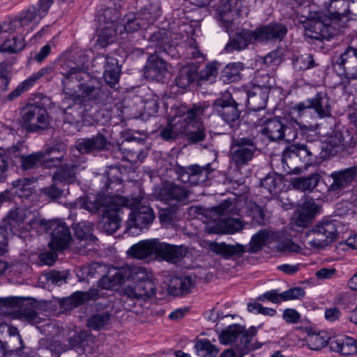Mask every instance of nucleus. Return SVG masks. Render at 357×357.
<instances>
[{"mask_svg":"<svg viewBox=\"0 0 357 357\" xmlns=\"http://www.w3.org/2000/svg\"><path fill=\"white\" fill-rule=\"evenodd\" d=\"M241 0H225L220 8L218 20L227 32L232 30L233 21L240 15Z\"/></svg>","mask_w":357,"mask_h":357,"instance_id":"obj_26","label":"nucleus"},{"mask_svg":"<svg viewBox=\"0 0 357 357\" xmlns=\"http://www.w3.org/2000/svg\"><path fill=\"white\" fill-rule=\"evenodd\" d=\"M205 109L206 107L200 104H195L186 112L180 114L182 135L189 144L203 142L206 137V129L201 120Z\"/></svg>","mask_w":357,"mask_h":357,"instance_id":"obj_4","label":"nucleus"},{"mask_svg":"<svg viewBox=\"0 0 357 357\" xmlns=\"http://www.w3.org/2000/svg\"><path fill=\"white\" fill-rule=\"evenodd\" d=\"M128 267L129 275H130V280H133L136 284L153 278L152 273L144 267L138 266H128Z\"/></svg>","mask_w":357,"mask_h":357,"instance_id":"obj_63","label":"nucleus"},{"mask_svg":"<svg viewBox=\"0 0 357 357\" xmlns=\"http://www.w3.org/2000/svg\"><path fill=\"white\" fill-rule=\"evenodd\" d=\"M36 181L35 178L31 177L20 178L13 181V185L16 188L15 193L20 198L28 199L33 192L31 185Z\"/></svg>","mask_w":357,"mask_h":357,"instance_id":"obj_56","label":"nucleus"},{"mask_svg":"<svg viewBox=\"0 0 357 357\" xmlns=\"http://www.w3.org/2000/svg\"><path fill=\"white\" fill-rule=\"evenodd\" d=\"M319 148L316 147L311 142L307 144H298L295 146L291 151L284 153L282 158V163L287 164V157L298 158L305 165L310 164L319 153Z\"/></svg>","mask_w":357,"mask_h":357,"instance_id":"obj_27","label":"nucleus"},{"mask_svg":"<svg viewBox=\"0 0 357 357\" xmlns=\"http://www.w3.org/2000/svg\"><path fill=\"white\" fill-rule=\"evenodd\" d=\"M45 230L51 236L49 243L51 250H62L68 248L71 234L65 222L61 220H48Z\"/></svg>","mask_w":357,"mask_h":357,"instance_id":"obj_15","label":"nucleus"},{"mask_svg":"<svg viewBox=\"0 0 357 357\" xmlns=\"http://www.w3.org/2000/svg\"><path fill=\"white\" fill-rule=\"evenodd\" d=\"M292 64L294 70L304 71L317 66L313 56L310 54H305L293 59Z\"/></svg>","mask_w":357,"mask_h":357,"instance_id":"obj_62","label":"nucleus"},{"mask_svg":"<svg viewBox=\"0 0 357 357\" xmlns=\"http://www.w3.org/2000/svg\"><path fill=\"white\" fill-rule=\"evenodd\" d=\"M282 183V178L281 175L276 173L268 174L261 181V192L264 193V190H266L270 194L277 193L281 187Z\"/></svg>","mask_w":357,"mask_h":357,"instance_id":"obj_57","label":"nucleus"},{"mask_svg":"<svg viewBox=\"0 0 357 357\" xmlns=\"http://www.w3.org/2000/svg\"><path fill=\"white\" fill-rule=\"evenodd\" d=\"M52 71L53 67L52 66H46L39 69L37 72H34L10 92L8 95L7 99L13 100L17 98L23 93L30 90L43 77L52 73Z\"/></svg>","mask_w":357,"mask_h":357,"instance_id":"obj_30","label":"nucleus"},{"mask_svg":"<svg viewBox=\"0 0 357 357\" xmlns=\"http://www.w3.org/2000/svg\"><path fill=\"white\" fill-rule=\"evenodd\" d=\"M357 176V167H351L335 171L330 174L333 182L328 187V191L339 192L349 186Z\"/></svg>","mask_w":357,"mask_h":357,"instance_id":"obj_28","label":"nucleus"},{"mask_svg":"<svg viewBox=\"0 0 357 357\" xmlns=\"http://www.w3.org/2000/svg\"><path fill=\"white\" fill-rule=\"evenodd\" d=\"M257 333L256 327L252 326L248 330H245L239 324H233L221 332L219 335V340L223 344H229L236 342L239 338V342L236 344V346L241 350V354L243 355L261 347V344L254 340Z\"/></svg>","mask_w":357,"mask_h":357,"instance_id":"obj_6","label":"nucleus"},{"mask_svg":"<svg viewBox=\"0 0 357 357\" xmlns=\"http://www.w3.org/2000/svg\"><path fill=\"white\" fill-rule=\"evenodd\" d=\"M245 92L247 102L251 109L258 111L265 108L270 92L251 86L246 87Z\"/></svg>","mask_w":357,"mask_h":357,"instance_id":"obj_37","label":"nucleus"},{"mask_svg":"<svg viewBox=\"0 0 357 357\" xmlns=\"http://www.w3.org/2000/svg\"><path fill=\"white\" fill-rule=\"evenodd\" d=\"M88 61L86 56L82 52H76L70 57L63 58L59 61V70L63 75L61 84L66 95H75L73 84L86 73L84 70Z\"/></svg>","mask_w":357,"mask_h":357,"instance_id":"obj_5","label":"nucleus"},{"mask_svg":"<svg viewBox=\"0 0 357 357\" xmlns=\"http://www.w3.org/2000/svg\"><path fill=\"white\" fill-rule=\"evenodd\" d=\"M128 296L132 298L146 300L155 295L156 285L154 278L135 284L132 288L126 289Z\"/></svg>","mask_w":357,"mask_h":357,"instance_id":"obj_36","label":"nucleus"},{"mask_svg":"<svg viewBox=\"0 0 357 357\" xmlns=\"http://www.w3.org/2000/svg\"><path fill=\"white\" fill-rule=\"evenodd\" d=\"M270 234V231L266 229L259 231L252 236L247 251L250 253L259 251L269 238Z\"/></svg>","mask_w":357,"mask_h":357,"instance_id":"obj_59","label":"nucleus"},{"mask_svg":"<svg viewBox=\"0 0 357 357\" xmlns=\"http://www.w3.org/2000/svg\"><path fill=\"white\" fill-rule=\"evenodd\" d=\"M243 228V225L239 219L234 218H222L217 223L215 227L211 228L213 233L217 234H234Z\"/></svg>","mask_w":357,"mask_h":357,"instance_id":"obj_46","label":"nucleus"},{"mask_svg":"<svg viewBox=\"0 0 357 357\" xmlns=\"http://www.w3.org/2000/svg\"><path fill=\"white\" fill-rule=\"evenodd\" d=\"M70 100L71 98L64 99L59 109L66 123L78 126L84 120L88 111L87 105L74 98H72V103L70 102Z\"/></svg>","mask_w":357,"mask_h":357,"instance_id":"obj_20","label":"nucleus"},{"mask_svg":"<svg viewBox=\"0 0 357 357\" xmlns=\"http://www.w3.org/2000/svg\"><path fill=\"white\" fill-rule=\"evenodd\" d=\"M197 27V26H195V24H187V22L184 21H182L181 24H180V31L183 33L182 38L186 37L185 49L183 53L185 59H195L202 55L193 38Z\"/></svg>","mask_w":357,"mask_h":357,"instance_id":"obj_29","label":"nucleus"},{"mask_svg":"<svg viewBox=\"0 0 357 357\" xmlns=\"http://www.w3.org/2000/svg\"><path fill=\"white\" fill-rule=\"evenodd\" d=\"M332 100L324 91H319L316 95L301 102L291 108V114H296V117L301 118L307 109H313L319 119L331 116Z\"/></svg>","mask_w":357,"mask_h":357,"instance_id":"obj_10","label":"nucleus"},{"mask_svg":"<svg viewBox=\"0 0 357 357\" xmlns=\"http://www.w3.org/2000/svg\"><path fill=\"white\" fill-rule=\"evenodd\" d=\"M52 119L42 102H28L21 110L22 127L29 132H40L48 129Z\"/></svg>","mask_w":357,"mask_h":357,"instance_id":"obj_7","label":"nucleus"},{"mask_svg":"<svg viewBox=\"0 0 357 357\" xmlns=\"http://www.w3.org/2000/svg\"><path fill=\"white\" fill-rule=\"evenodd\" d=\"M198 62L186 61L180 67V93L188 91V88L192 84L198 77Z\"/></svg>","mask_w":357,"mask_h":357,"instance_id":"obj_34","label":"nucleus"},{"mask_svg":"<svg viewBox=\"0 0 357 357\" xmlns=\"http://www.w3.org/2000/svg\"><path fill=\"white\" fill-rule=\"evenodd\" d=\"M244 70V66L241 62H234L227 64L222 71L221 77L224 82L231 83L241 80Z\"/></svg>","mask_w":357,"mask_h":357,"instance_id":"obj_49","label":"nucleus"},{"mask_svg":"<svg viewBox=\"0 0 357 357\" xmlns=\"http://www.w3.org/2000/svg\"><path fill=\"white\" fill-rule=\"evenodd\" d=\"M199 356L202 357H215L219 350L207 339L199 340L195 345Z\"/></svg>","mask_w":357,"mask_h":357,"instance_id":"obj_60","label":"nucleus"},{"mask_svg":"<svg viewBox=\"0 0 357 357\" xmlns=\"http://www.w3.org/2000/svg\"><path fill=\"white\" fill-rule=\"evenodd\" d=\"M21 168L24 170H31L39 167H44L43 155L40 151L32 153L27 155H20Z\"/></svg>","mask_w":357,"mask_h":357,"instance_id":"obj_54","label":"nucleus"},{"mask_svg":"<svg viewBox=\"0 0 357 357\" xmlns=\"http://www.w3.org/2000/svg\"><path fill=\"white\" fill-rule=\"evenodd\" d=\"M283 118H273L266 120L261 130V133L266 135L271 141L283 139L284 129Z\"/></svg>","mask_w":357,"mask_h":357,"instance_id":"obj_40","label":"nucleus"},{"mask_svg":"<svg viewBox=\"0 0 357 357\" xmlns=\"http://www.w3.org/2000/svg\"><path fill=\"white\" fill-rule=\"evenodd\" d=\"M160 8L157 4L150 3L137 13H129L116 25L121 38L124 33H131L142 29H146L153 24L160 15Z\"/></svg>","mask_w":357,"mask_h":357,"instance_id":"obj_3","label":"nucleus"},{"mask_svg":"<svg viewBox=\"0 0 357 357\" xmlns=\"http://www.w3.org/2000/svg\"><path fill=\"white\" fill-rule=\"evenodd\" d=\"M118 36H119V31L116 26H100L99 24L98 39L96 45L104 48L110 43H114Z\"/></svg>","mask_w":357,"mask_h":357,"instance_id":"obj_48","label":"nucleus"},{"mask_svg":"<svg viewBox=\"0 0 357 357\" xmlns=\"http://www.w3.org/2000/svg\"><path fill=\"white\" fill-rule=\"evenodd\" d=\"M119 10L116 7H107L98 13V22L100 26H116L119 25Z\"/></svg>","mask_w":357,"mask_h":357,"instance_id":"obj_51","label":"nucleus"},{"mask_svg":"<svg viewBox=\"0 0 357 357\" xmlns=\"http://www.w3.org/2000/svg\"><path fill=\"white\" fill-rule=\"evenodd\" d=\"M218 74V70L216 63H212L206 65L199 74L198 80L201 82H209L213 83Z\"/></svg>","mask_w":357,"mask_h":357,"instance_id":"obj_64","label":"nucleus"},{"mask_svg":"<svg viewBox=\"0 0 357 357\" xmlns=\"http://www.w3.org/2000/svg\"><path fill=\"white\" fill-rule=\"evenodd\" d=\"M326 8L328 15H319L305 29L307 37L318 40H329L338 34L352 18L351 15L347 14L349 8V0H331Z\"/></svg>","mask_w":357,"mask_h":357,"instance_id":"obj_1","label":"nucleus"},{"mask_svg":"<svg viewBox=\"0 0 357 357\" xmlns=\"http://www.w3.org/2000/svg\"><path fill=\"white\" fill-rule=\"evenodd\" d=\"M121 201V204L112 200L109 205H107L102 210L101 221L102 229L107 234L114 233L120 227L122 209L126 206V200L123 197L116 199Z\"/></svg>","mask_w":357,"mask_h":357,"instance_id":"obj_18","label":"nucleus"},{"mask_svg":"<svg viewBox=\"0 0 357 357\" xmlns=\"http://www.w3.org/2000/svg\"><path fill=\"white\" fill-rule=\"evenodd\" d=\"M82 77H78L79 80L75 82L78 91L73 90L75 95H68L71 98L78 100L86 105H104L109 102L110 91L102 85L100 79L91 76L85 73Z\"/></svg>","mask_w":357,"mask_h":357,"instance_id":"obj_2","label":"nucleus"},{"mask_svg":"<svg viewBox=\"0 0 357 357\" xmlns=\"http://www.w3.org/2000/svg\"><path fill=\"white\" fill-rule=\"evenodd\" d=\"M255 33L256 30H243L236 33L234 38L226 45L225 50L227 52L233 50H241L246 48L250 43L258 42L257 36Z\"/></svg>","mask_w":357,"mask_h":357,"instance_id":"obj_35","label":"nucleus"},{"mask_svg":"<svg viewBox=\"0 0 357 357\" xmlns=\"http://www.w3.org/2000/svg\"><path fill=\"white\" fill-rule=\"evenodd\" d=\"M112 314L109 312L96 313L87 320V326L93 331L106 330L111 324Z\"/></svg>","mask_w":357,"mask_h":357,"instance_id":"obj_50","label":"nucleus"},{"mask_svg":"<svg viewBox=\"0 0 357 357\" xmlns=\"http://www.w3.org/2000/svg\"><path fill=\"white\" fill-rule=\"evenodd\" d=\"M257 150L255 137H233L230 144V160L236 167L240 169L252 160Z\"/></svg>","mask_w":357,"mask_h":357,"instance_id":"obj_9","label":"nucleus"},{"mask_svg":"<svg viewBox=\"0 0 357 357\" xmlns=\"http://www.w3.org/2000/svg\"><path fill=\"white\" fill-rule=\"evenodd\" d=\"M43 155L44 168H52L60 165L63 160L65 153L60 151L56 146L45 148L40 151Z\"/></svg>","mask_w":357,"mask_h":357,"instance_id":"obj_45","label":"nucleus"},{"mask_svg":"<svg viewBox=\"0 0 357 357\" xmlns=\"http://www.w3.org/2000/svg\"><path fill=\"white\" fill-rule=\"evenodd\" d=\"M332 351L343 356L354 355L357 353V340L351 337L337 338L330 342Z\"/></svg>","mask_w":357,"mask_h":357,"instance_id":"obj_43","label":"nucleus"},{"mask_svg":"<svg viewBox=\"0 0 357 357\" xmlns=\"http://www.w3.org/2000/svg\"><path fill=\"white\" fill-rule=\"evenodd\" d=\"M26 46L24 36H14L6 39L0 45V52L15 54L21 52Z\"/></svg>","mask_w":357,"mask_h":357,"instance_id":"obj_52","label":"nucleus"},{"mask_svg":"<svg viewBox=\"0 0 357 357\" xmlns=\"http://www.w3.org/2000/svg\"><path fill=\"white\" fill-rule=\"evenodd\" d=\"M250 86L270 92L276 86V82L274 77L261 70L255 73Z\"/></svg>","mask_w":357,"mask_h":357,"instance_id":"obj_47","label":"nucleus"},{"mask_svg":"<svg viewBox=\"0 0 357 357\" xmlns=\"http://www.w3.org/2000/svg\"><path fill=\"white\" fill-rule=\"evenodd\" d=\"M40 18L36 14V7L31 6L20 12L13 19L0 24V34L8 32H16L26 35L38 25Z\"/></svg>","mask_w":357,"mask_h":357,"instance_id":"obj_11","label":"nucleus"},{"mask_svg":"<svg viewBox=\"0 0 357 357\" xmlns=\"http://www.w3.org/2000/svg\"><path fill=\"white\" fill-rule=\"evenodd\" d=\"M77 170L78 165L75 163L62 165L54 172L52 180L65 185L73 183L77 181Z\"/></svg>","mask_w":357,"mask_h":357,"instance_id":"obj_41","label":"nucleus"},{"mask_svg":"<svg viewBox=\"0 0 357 357\" xmlns=\"http://www.w3.org/2000/svg\"><path fill=\"white\" fill-rule=\"evenodd\" d=\"M167 73L165 60L158 54L149 53L146 65L144 66V77L149 80L162 82Z\"/></svg>","mask_w":357,"mask_h":357,"instance_id":"obj_23","label":"nucleus"},{"mask_svg":"<svg viewBox=\"0 0 357 357\" xmlns=\"http://www.w3.org/2000/svg\"><path fill=\"white\" fill-rule=\"evenodd\" d=\"M155 238L146 239L132 245L128 250V255L135 259H145L153 255Z\"/></svg>","mask_w":357,"mask_h":357,"instance_id":"obj_39","label":"nucleus"},{"mask_svg":"<svg viewBox=\"0 0 357 357\" xmlns=\"http://www.w3.org/2000/svg\"><path fill=\"white\" fill-rule=\"evenodd\" d=\"M87 295L82 291L73 293L70 296L63 298L60 300L59 304L64 310H71L84 303L86 300Z\"/></svg>","mask_w":357,"mask_h":357,"instance_id":"obj_58","label":"nucleus"},{"mask_svg":"<svg viewBox=\"0 0 357 357\" xmlns=\"http://www.w3.org/2000/svg\"><path fill=\"white\" fill-rule=\"evenodd\" d=\"M177 112L168 120L167 125L160 130V136L165 141H175L178 136V121H176Z\"/></svg>","mask_w":357,"mask_h":357,"instance_id":"obj_55","label":"nucleus"},{"mask_svg":"<svg viewBox=\"0 0 357 357\" xmlns=\"http://www.w3.org/2000/svg\"><path fill=\"white\" fill-rule=\"evenodd\" d=\"M158 197L167 204V207L160 210V222L167 225H174L178 215V187L172 183L167 182L160 189Z\"/></svg>","mask_w":357,"mask_h":357,"instance_id":"obj_8","label":"nucleus"},{"mask_svg":"<svg viewBox=\"0 0 357 357\" xmlns=\"http://www.w3.org/2000/svg\"><path fill=\"white\" fill-rule=\"evenodd\" d=\"M216 114L231 128H236L240 123L241 111L238 104L233 99L230 93L225 94L212 104Z\"/></svg>","mask_w":357,"mask_h":357,"instance_id":"obj_13","label":"nucleus"},{"mask_svg":"<svg viewBox=\"0 0 357 357\" xmlns=\"http://www.w3.org/2000/svg\"><path fill=\"white\" fill-rule=\"evenodd\" d=\"M256 30L258 42L282 40L287 33V27L281 23H271Z\"/></svg>","mask_w":357,"mask_h":357,"instance_id":"obj_31","label":"nucleus"},{"mask_svg":"<svg viewBox=\"0 0 357 357\" xmlns=\"http://www.w3.org/2000/svg\"><path fill=\"white\" fill-rule=\"evenodd\" d=\"M208 248L213 253L221 255L227 259L234 257H241L246 252L245 245L240 243L230 245L224 242L210 241L208 243Z\"/></svg>","mask_w":357,"mask_h":357,"instance_id":"obj_32","label":"nucleus"},{"mask_svg":"<svg viewBox=\"0 0 357 357\" xmlns=\"http://www.w3.org/2000/svg\"><path fill=\"white\" fill-rule=\"evenodd\" d=\"M129 271L128 266L119 268L112 267L109 269L108 274L99 280L98 285L105 289H116L121 284L130 280Z\"/></svg>","mask_w":357,"mask_h":357,"instance_id":"obj_24","label":"nucleus"},{"mask_svg":"<svg viewBox=\"0 0 357 357\" xmlns=\"http://www.w3.org/2000/svg\"><path fill=\"white\" fill-rule=\"evenodd\" d=\"M210 173L208 165L206 167L196 165L188 167L180 166V182L190 185H196L204 183Z\"/></svg>","mask_w":357,"mask_h":357,"instance_id":"obj_25","label":"nucleus"},{"mask_svg":"<svg viewBox=\"0 0 357 357\" xmlns=\"http://www.w3.org/2000/svg\"><path fill=\"white\" fill-rule=\"evenodd\" d=\"M75 236L79 240L95 242L96 237L93 234V224L89 221H82L74 225Z\"/></svg>","mask_w":357,"mask_h":357,"instance_id":"obj_53","label":"nucleus"},{"mask_svg":"<svg viewBox=\"0 0 357 357\" xmlns=\"http://www.w3.org/2000/svg\"><path fill=\"white\" fill-rule=\"evenodd\" d=\"M313 238L310 244L317 248H323L336 239L337 231L336 222L327 220L316 225L312 230Z\"/></svg>","mask_w":357,"mask_h":357,"instance_id":"obj_19","label":"nucleus"},{"mask_svg":"<svg viewBox=\"0 0 357 357\" xmlns=\"http://www.w3.org/2000/svg\"><path fill=\"white\" fill-rule=\"evenodd\" d=\"M284 129V138L288 142L294 141L298 136V129L307 130H315L318 127V125H303L298 121L293 116L284 117L283 121Z\"/></svg>","mask_w":357,"mask_h":357,"instance_id":"obj_38","label":"nucleus"},{"mask_svg":"<svg viewBox=\"0 0 357 357\" xmlns=\"http://www.w3.org/2000/svg\"><path fill=\"white\" fill-rule=\"evenodd\" d=\"M153 209L147 206H141L132 209L127 221L126 232L130 236H138L143 229L147 228L153 221Z\"/></svg>","mask_w":357,"mask_h":357,"instance_id":"obj_14","label":"nucleus"},{"mask_svg":"<svg viewBox=\"0 0 357 357\" xmlns=\"http://www.w3.org/2000/svg\"><path fill=\"white\" fill-rule=\"evenodd\" d=\"M149 43L147 49H153V53H165L172 59L178 58L177 39H172V32L169 30L158 29L150 35Z\"/></svg>","mask_w":357,"mask_h":357,"instance_id":"obj_12","label":"nucleus"},{"mask_svg":"<svg viewBox=\"0 0 357 357\" xmlns=\"http://www.w3.org/2000/svg\"><path fill=\"white\" fill-rule=\"evenodd\" d=\"M109 140L102 133L98 132L91 137L79 139L75 144L76 149L82 154L104 151L108 149Z\"/></svg>","mask_w":357,"mask_h":357,"instance_id":"obj_22","label":"nucleus"},{"mask_svg":"<svg viewBox=\"0 0 357 357\" xmlns=\"http://www.w3.org/2000/svg\"><path fill=\"white\" fill-rule=\"evenodd\" d=\"M318 211V206L313 199L306 200L298 210L296 224L298 227H305Z\"/></svg>","mask_w":357,"mask_h":357,"instance_id":"obj_44","label":"nucleus"},{"mask_svg":"<svg viewBox=\"0 0 357 357\" xmlns=\"http://www.w3.org/2000/svg\"><path fill=\"white\" fill-rule=\"evenodd\" d=\"M319 181V176L317 174H311L307 177L298 178L294 180V187L301 191L312 190L317 186Z\"/></svg>","mask_w":357,"mask_h":357,"instance_id":"obj_61","label":"nucleus"},{"mask_svg":"<svg viewBox=\"0 0 357 357\" xmlns=\"http://www.w3.org/2000/svg\"><path fill=\"white\" fill-rule=\"evenodd\" d=\"M357 145V137L351 135L348 130L335 132L326 139L325 146L322 149L331 155L347 151L349 152Z\"/></svg>","mask_w":357,"mask_h":357,"instance_id":"obj_16","label":"nucleus"},{"mask_svg":"<svg viewBox=\"0 0 357 357\" xmlns=\"http://www.w3.org/2000/svg\"><path fill=\"white\" fill-rule=\"evenodd\" d=\"M344 77V83L349 84L351 80L357 79V48L348 47L334 63Z\"/></svg>","mask_w":357,"mask_h":357,"instance_id":"obj_17","label":"nucleus"},{"mask_svg":"<svg viewBox=\"0 0 357 357\" xmlns=\"http://www.w3.org/2000/svg\"><path fill=\"white\" fill-rule=\"evenodd\" d=\"M212 0H183L182 6L187 8V5L189 3L192 5V7L189 10H186L185 8H183V16L180 15V24L181 22L184 21L187 22V24H195L197 26V15L198 10L197 7H204L208 6Z\"/></svg>","mask_w":357,"mask_h":357,"instance_id":"obj_42","label":"nucleus"},{"mask_svg":"<svg viewBox=\"0 0 357 357\" xmlns=\"http://www.w3.org/2000/svg\"><path fill=\"white\" fill-rule=\"evenodd\" d=\"M8 218L17 223L26 225V230L36 229L39 227L45 229L48 222L40 219L38 213L32 211L30 208H17L10 211Z\"/></svg>","mask_w":357,"mask_h":357,"instance_id":"obj_21","label":"nucleus"},{"mask_svg":"<svg viewBox=\"0 0 357 357\" xmlns=\"http://www.w3.org/2000/svg\"><path fill=\"white\" fill-rule=\"evenodd\" d=\"M154 257L160 261L176 264L178 259V247L155 238Z\"/></svg>","mask_w":357,"mask_h":357,"instance_id":"obj_33","label":"nucleus"}]
</instances>
